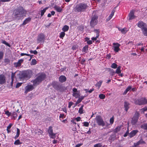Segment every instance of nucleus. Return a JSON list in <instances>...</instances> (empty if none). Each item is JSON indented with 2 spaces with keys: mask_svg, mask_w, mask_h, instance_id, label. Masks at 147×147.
Masks as SVG:
<instances>
[{
  "mask_svg": "<svg viewBox=\"0 0 147 147\" xmlns=\"http://www.w3.org/2000/svg\"><path fill=\"white\" fill-rule=\"evenodd\" d=\"M115 138V135H111L110 136L109 138V139L111 140V141H113L114 140Z\"/></svg>",
  "mask_w": 147,
  "mask_h": 147,
  "instance_id": "obj_47",
  "label": "nucleus"
},
{
  "mask_svg": "<svg viewBox=\"0 0 147 147\" xmlns=\"http://www.w3.org/2000/svg\"><path fill=\"white\" fill-rule=\"evenodd\" d=\"M31 18L30 17H28L26 18L25 20L24 21L23 23L21 25H25L27 24L31 20Z\"/></svg>",
  "mask_w": 147,
  "mask_h": 147,
  "instance_id": "obj_22",
  "label": "nucleus"
},
{
  "mask_svg": "<svg viewBox=\"0 0 147 147\" xmlns=\"http://www.w3.org/2000/svg\"><path fill=\"white\" fill-rule=\"evenodd\" d=\"M145 142L142 139H141L137 143H135L134 145H135V146H138L141 144H145Z\"/></svg>",
  "mask_w": 147,
  "mask_h": 147,
  "instance_id": "obj_23",
  "label": "nucleus"
},
{
  "mask_svg": "<svg viewBox=\"0 0 147 147\" xmlns=\"http://www.w3.org/2000/svg\"><path fill=\"white\" fill-rule=\"evenodd\" d=\"M15 75V73L12 72L11 75V79L14 80V78Z\"/></svg>",
  "mask_w": 147,
  "mask_h": 147,
  "instance_id": "obj_53",
  "label": "nucleus"
},
{
  "mask_svg": "<svg viewBox=\"0 0 147 147\" xmlns=\"http://www.w3.org/2000/svg\"><path fill=\"white\" fill-rule=\"evenodd\" d=\"M69 29V27L68 26L65 25L62 28V30L63 32H66Z\"/></svg>",
  "mask_w": 147,
  "mask_h": 147,
  "instance_id": "obj_34",
  "label": "nucleus"
},
{
  "mask_svg": "<svg viewBox=\"0 0 147 147\" xmlns=\"http://www.w3.org/2000/svg\"><path fill=\"white\" fill-rule=\"evenodd\" d=\"M88 7V6L86 4L80 3L77 5L74 9L75 12L81 13L85 11Z\"/></svg>",
  "mask_w": 147,
  "mask_h": 147,
  "instance_id": "obj_4",
  "label": "nucleus"
},
{
  "mask_svg": "<svg viewBox=\"0 0 147 147\" xmlns=\"http://www.w3.org/2000/svg\"><path fill=\"white\" fill-rule=\"evenodd\" d=\"M113 48H114V50L115 52H118L120 50L119 47L120 46V45L119 43L117 42H114L113 44Z\"/></svg>",
  "mask_w": 147,
  "mask_h": 147,
  "instance_id": "obj_12",
  "label": "nucleus"
},
{
  "mask_svg": "<svg viewBox=\"0 0 147 147\" xmlns=\"http://www.w3.org/2000/svg\"><path fill=\"white\" fill-rule=\"evenodd\" d=\"M78 112L80 114H82L83 113V109L80 108L79 109Z\"/></svg>",
  "mask_w": 147,
  "mask_h": 147,
  "instance_id": "obj_54",
  "label": "nucleus"
},
{
  "mask_svg": "<svg viewBox=\"0 0 147 147\" xmlns=\"http://www.w3.org/2000/svg\"><path fill=\"white\" fill-rule=\"evenodd\" d=\"M48 8V7H47L43 10H41V11L40 15L41 16H42L46 12V10Z\"/></svg>",
  "mask_w": 147,
  "mask_h": 147,
  "instance_id": "obj_38",
  "label": "nucleus"
},
{
  "mask_svg": "<svg viewBox=\"0 0 147 147\" xmlns=\"http://www.w3.org/2000/svg\"><path fill=\"white\" fill-rule=\"evenodd\" d=\"M73 104V102H69L68 104V107L69 108H70L71 107V106Z\"/></svg>",
  "mask_w": 147,
  "mask_h": 147,
  "instance_id": "obj_63",
  "label": "nucleus"
},
{
  "mask_svg": "<svg viewBox=\"0 0 147 147\" xmlns=\"http://www.w3.org/2000/svg\"><path fill=\"white\" fill-rule=\"evenodd\" d=\"M2 42L3 44L6 45L9 47H10L11 46L10 45L9 43L5 41L4 40Z\"/></svg>",
  "mask_w": 147,
  "mask_h": 147,
  "instance_id": "obj_48",
  "label": "nucleus"
},
{
  "mask_svg": "<svg viewBox=\"0 0 147 147\" xmlns=\"http://www.w3.org/2000/svg\"><path fill=\"white\" fill-rule=\"evenodd\" d=\"M22 83H18L16 84V88H18L20 86H21L22 85Z\"/></svg>",
  "mask_w": 147,
  "mask_h": 147,
  "instance_id": "obj_56",
  "label": "nucleus"
},
{
  "mask_svg": "<svg viewBox=\"0 0 147 147\" xmlns=\"http://www.w3.org/2000/svg\"><path fill=\"white\" fill-rule=\"evenodd\" d=\"M84 99V96H80V97L78 98V99L77 100V101L75 103V105H77L78 104L80 103Z\"/></svg>",
  "mask_w": 147,
  "mask_h": 147,
  "instance_id": "obj_25",
  "label": "nucleus"
},
{
  "mask_svg": "<svg viewBox=\"0 0 147 147\" xmlns=\"http://www.w3.org/2000/svg\"><path fill=\"white\" fill-rule=\"evenodd\" d=\"M87 43L88 45H90L92 44V42L91 40H89L87 41Z\"/></svg>",
  "mask_w": 147,
  "mask_h": 147,
  "instance_id": "obj_61",
  "label": "nucleus"
},
{
  "mask_svg": "<svg viewBox=\"0 0 147 147\" xmlns=\"http://www.w3.org/2000/svg\"><path fill=\"white\" fill-rule=\"evenodd\" d=\"M139 119L138 113H135L132 118L131 123L133 125H135Z\"/></svg>",
  "mask_w": 147,
  "mask_h": 147,
  "instance_id": "obj_11",
  "label": "nucleus"
},
{
  "mask_svg": "<svg viewBox=\"0 0 147 147\" xmlns=\"http://www.w3.org/2000/svg\"><path fill=\"white\" fill-rule=\"evenodd\" d=\"M4 111L5 112V114L7 115L8 117L11 115V113L10 112L8 111H5V110H4Z\"/></svg>",
  "mask_w": 147,
  "mask_h": 147,
  "instance_id": "obj_43",
  "label": "nucleus"
},
{
  "mask_svg": "<svg viewBox=\"0 0 147 147\" xmlns=\"http://www.w3.org/2000/svg\"><path fill=\"white\" fill-rule=\"evenodd\" d=\"M74 119L76 121H80L81 118L80 117H77L75 118Z\"/></svg>",
  "mask_w": 147,
  "mask_h": 147,
  "instance_id": "obj_59",
  "label": "nucleus"
},
{
  "mask_svg": "<svg viewBox=\"0 0 147 147\" xmlns=\"http://www.w3.org/2000/svg\"><path fill=\"white\" fill-rule=\"evenodd\" d=\"M145 142L142 139H141L137 143H135L134 145H135V146H138L141 144H145Z\"/></svg>",
  "mask_w": 147,
  "mask_h": 147,
  "instance_id": "obj_24",
  "label": "nucleus"
},
{
  "mask_svg": "<svg viewBox=\"0 0 147 147\" xmlns=\"http://www.w3.org/2000/svg\"><path fill=\"white\" fill-rule=\"evenodd\" d=\"M94 147H107L106 146H103L102 144L101 143H99L94 145Z\"/></svg>",
  "mask_w": 147,
  "mask_h": 147,
  "instance_id": "obj_39",
  "label": "nucleus"
},
{
  "mask_svg": "<svg viewBox=\"0 0 147 147\" xmlns=\"http://www.w3.org/2000/svg\"><path fill=\"white\" fill-rule=\"evenodd\" d=\"M45 40V35L43 33H41L38 34L37 39V42L39 43H43Z\"/></svg>",
  "mask_w": 147,
  "mask_h": 147,
  "instance_id": "obj_8",
  "label": "nucleus"
},
{
  "mask_svg": "<svg viewBox=\"0 0 147 147\" xmlns=\"http://www.w3.org/2000/svg\"><path fill=\"white\" fill-rule=\"evenodd\" d=\"M46 78V75L44 73L38 74L36 78L31 81L33 84V86L39 85L44 81Z\"/></svg>",
  "mask_w": 147,
  "mask_h": 147,
  "instance_id": "obj_2",
  "label": "nucleus"
},
{
  "mask_svg": "<svg viewBox=\"0 0 147 147\" xmlns=\"http://www.w3.org/2000/svg\"><path fill=\"white\" fill-rule=\"evenodd\" d=\"M31 70L28 69L22 71L20 74L19 77L21 79L27 80L31 77L33 75Z\"/></svg>",
  "mask_w": 147,
  "mask_h": 147,
  "instance_id": "obj_3",
  "label": "nucleus"
},
{
  "mask_svg": "<svg viewBox=\"0 0 147 147\" xmlns=\"http://www.w3.org/2000/svg\"><path fill=\"white\" fill-rule=\"evenodd\" d=\"M136 104L139 105H142L147 104V100L145 98H142L135 101Z\"/></svg>",
  "mask_w": 147,
  "mask_h": 147,
  "instance_id": "obj_9",
  "label": "nucleus"
},
{
  "mask_svg": "<svg viewBox=\"0 0 147 147\" xmlns=\"http://www.w3.org/2000/svg\"><path fill=\"white\" fill-rule=\"evenodd\" d=\"M130 105L129 103L128 102L126 101L124 102L123 105L125 111L126 112L130 108Z\"/></svg>",
  "mask_w": 147,
  "mask_h": 147,
  "instance_id": "obj_14",
  "label": "nucleus"
},
{
  "mask_svg": "<svg viewBox=\"0 0 147 147\" xmlns=\"http://www.w3.org/2000/svg\"><path fill=\"white\" fill-rule=\"evenodd\" d=\"M114 121V119L113 117L111 118L110 119V123L111 124L113 123Z\"/></svg>",
  "mask_w": 147,
  "mask_h": 147,
  "instance_id": "obj_50",
  "label": "nucleus"
},
{
  "mask_svg": "<svg viewBox=\"0 0 147 147\" xmlns=\"http://www.w3.org/2000/svg\"><path fill=\"white\" fill-rule=\"evenodd\" d=\"M115 12V10L114 9H113L111 12V13L109 15V16L107 18V20L108 21L109 20L111 19L112 18L113 16L114 15V13Z\"/></svg>",
  "mask_w": 147,
  "mask_h": 147,
  "instance_id": "obj_27",
  "label": "nucleus"
},
{
  "mask_svg": "<svg viewBox=\"0 0 147 147\" xmlns=\"http://www.w3.org/2000/svg\"><path fill=\"white\" fill-rule=\"evenodd\" d=\"M73 96L75 97L76 98H77L80 97V94L79 92H77L76 93H73Z\"/></svg>",
  "mask_w": 147,
  "mask_h": 147,
  "instance_id": "obj_32",
  "label": "nucleus"
},
{
  "mask_svg": "<svg viewBox=\"0 0 147 147\" xmlns=\"http://www.w3.org/2000/svg\"><path fill=\"white\" fill-rule=\"evenodd\" d=\"M20 55L21 56H23L24 55H26L27 56H29L30 55L29 54H27V53H21Z\"/></svg>",
  "mask_w": 147,
  "mask_h": 147,
  "instance_id": "obj_57",
  "label": "nucleus"
},
{
  "mask_svg": "<svg viewBox=\"0 0 147 147\" xmlns=\"http://www.w3.org/2000/svg\"><path fill=\"white\" fill-rule=\"evenodd\" d=\"M129 130L128 129L127 130V131L126 132V133L123 136L124 137H126L128 135H129Z\"/></svg>",
  "mask_w": 147,
  "mask_h": 147,
  "instance_id": "obj_51",
  "label": "nucleus"
},
{
  "mask_svg": "<svg viewBox=\"0 0 147 147\" xmlns=\"http://www.w3.org/2000/svg\"><path fill=\"white\" fill-rule=\"evenodd\" d=\"M51 85L55 89L59 92H63L65 90V87L57 81L53 82Z\"/></svg>",
  "mask_w": 147,
  "mask_h": 147,
  "instance_id": "obj_5",
  "label": "nucleus"
},
{
  "mask_svg": "<svg viewBox=\"0 0 147 147\" xmlns=\"http://www.w3.org/2000/svg\"><path fill=\"white\" fill-rule=\"evenodd\" d=\"M67 78L65 76L61 75L59 78V81L61 83L65 82Z\"/></svg>",
  "mask_w": 147,
  "mask_h": 147,
  "instance_id": "obj_17",
  "label": "nucleus"
},
{
  "mask_svg": "<svg viewBox=\"0 0 147 147\" xmlns=\"http://www.w3.org/2000/svg\"><path fill=\"white\" fill-rule=\"evenodd\" d=\"M10 62V60L8 58H5L4 60V62L6 63H9Z\"/></svg>",
  "mask_w": 147,
  "mask_h": 147,
  "instance_id": "obj_60",
  "label": "nucleus"
},
{
  "mask_svg": "<svg viewBox=\"0 0 147 147\" xmlns=\"http://www.w3.org/2000/svg\"><path fill=\"white\" fill-rule=\"evenodd\" d=\"M138 130H132L129 134V136L130 138H131L134 136H135L136 134L138 132Z\"/></svg>",
  "mask_w": 147,
  "mask_h": 147,
  "instance_id": "obj_20",
  "label": "nucleus"
},
{
  "mask_svg": "<svg viewBox=\"0 0 147 147\" xmlns=\"http://www.w3.org/2000/svg\"><path fill=\"white\" fill-rule=\"evenodd\" d=\"M14 144L15 145H18L21 144L22 143L20 142L19 140L18 139L15 141Z\"/></svg>",
  "mask_w": 147,
  "mask_h": 147,
  "instance_id": "obj_40",
  "label": "nucleus"
},
{
  "mask_svg": "<svg viewBox=\"0 0 147 147\" xmlns=\"http://www.w3.org/2000/svg\"><path fill=\"white\" fill-rule=\"evenodd\" d=\"M52 128L53 127L52 126H49L48 130V132L51 138L55 139V138L56 134L53 132Z\"/></svg>",
  "mask_w": 147,
  "mask_h": 147,
  "instance_id": "obj_10",
  "label": "nucleus"
},
{
  "mask_svg": "<svg viewBox=\"0 0 147 147\" xmlns=\"http://www.w3.org/2000/svg\"><path fill=\"white\" fill-rule=\"evenodd\" d=\"M93 31L96 33V36H97V37H98L99 36V33L100 32V31L99 29H95Z\"/></svg>",
  "mask_w": 147,
  "mask_h": 147,
  "instance_id": "obj_37",
  "label": "nucleus"
},
{
  "mask_svg": "<svg viewBox=\"0 0 147 147\" xmlns=\"http://www.w3.org/2000/svg\"><path fill=\"white\" fill-rule=\"evenodd\" d=\"M84 126L85 127H88L89 125V123L87 122H84Z\"/></svg>",
  "mask_w": 147,
  "mask_h": 147,
  "instance_id": "obj_52",
  "label": "nucleus"
},
{
  "mask_svg": "<svg viewBox=\"0 0 147 147\" xmlns=\"http://www.w3.org/2000/svg\"><path fill=\"white\" fill-rule=\"evenodd\" d=\"M129 20H131L135 18V16L134 15V11H130L129 14Z\"/></svg>",
  "mask_w": 147,
  "mask_h": 147,
  "instance_id": "obj_19",
  "label": "nucleus"
},
{
  "mask_svg": "<svg viewBox=\"0 0 147 147\" xmlns=\"http://www.w3.org/2000/svg\"><path fill=\"white\" fill-rule=\"evenodd\" d=\"M76 120L74 118L73 119H72L71 120V122H72L73 124H76Z\"/></svg>",
  "mask_w": 147,
  "mask_h": 147,
  "instance_id": "obj_62",
  "label": "nucleus"
},
{
  "mask_svg": "<svg viewBox=\"0 0 147 147\" xmlns=\"http://www.w3.org/2000/svg\"><path fill=\"white\" fill-rule=\"evenodd\" d=\"M20 129L18 128H17V132L16 135L19 136L20 134Z\"/></svg>",
  "mask_w": 147,
  "mask_h": 147,
  "instance_id": "obj_55",
  "label": "nucleus"
},
{
  "mask_svg": "<svg viewBox=\"0 0 147 147\" xmlns=\"http://www.w3.org/2000/svg\"><path fill=\"white\" fill-rule=\"evenodd\" d=\"M27 12V11L22 6H20L13 10L12 16L14 20H19L26 16Z\"/></svg>",
  "mask_w": 147,
  "mask_h": 147,
  "instance_id": "obj_1",
  "label": "nucleus"
},
{
  "mask_svg": "<svg viewBox=\"0 0 147 147\" xmlns=\"http://www.w3.org/2000/svg\"><path fill=\"white\" fill-rule=\"evenodd\" d=\"M37 63L35 59H32L31 62L30 63L31 65H34Z\"/></svg>",
  "mask_w": 147,
  "mask_h": 147,
  "instance_id": "obj_41",
  "label": "nucleus"
},
{
  "mask_svg": "<svg viewBox=\"0 0 147 147\" xmlns=\"http://www.w3.org/2000/svg\"><path fill=\"white\" fill-rule=\"evenodd\" d=\"M65 35V33L64 32H61L60 34L59 37L63 39V38L64 36Z\"/></svg>",
  "mask_w": 147,
  "mask_h": 147,
  "instance_id": "obj_42",
  "label": "nucleus"
},
{
  "mask_svg": "<svg viewBox=\"0 0 147 147\" xmlns=\"http://www.w3.org/2000/svg\"><path fill=\"white\" fill-rule=\"evenodd\" d=\"M117 65L115 63H112L111 66V67L113 69H116L117 67Z\"/></svg>",
  "mask_w": 147,
  "mask_h": 147,
  "instance_id": "obj_44",
  "label": "nucleus"
},
{
  "mask_svg": "<svg viewBox=\"0 0 147 147\" xmlns=\"http://www.w3.org/2000/svg\"><path fill=\"white\" fill-rule=\"evenodd\" d=\"M17 114L16 112H13L11 113V116L13 117V119L15 120L16 119L17 117Z\"/></svg>",
  "mask_w": 147,
  "mask_h": 147,
  "instance_id": "obj_30",
  "label": "nucleus"
},
{
  "mask_svg": "<svg viewBox=\"0 0 147 147\" xmlns=\"http://www.w3.org/2000/svg\"><path fill=\"white\" fill-rule=\"evenodd\" d=\"M118 30L124 34H125L128 30L126 28H118Z\"/></svg>",
  "mask_w": 147,
  "mask_h": 147,
  "instance_id": "obj_21",
  "label": "nucleus"
},
{
  "mask_svg": "<svg viewBox=\"0 0 147 147\" xmlns=\"http://www.w3.org/2000/svg\"><path fill=\"white\" fill-rule=\"evenodd\" d=\"M142 29L143 30H142V31L144 35L147 36V28L145 27V28H143Z\"/></svg>",
  "mask_w": 147,
  "mask_h": 147,
  "instance_id": "obj_29",
  "label": "nucleus"
},
{
  "mask_svg": "<svg viewBox=\"0 0 147 147\" xmlns=\"http://www.w3.org/2000/svg\"><path fill=\"white\" fill-rule=\"evenodd\" d=\"M137 25L138 27L141 28L142 30H143L142 29L143 28H145L146 27H145V24L141 21H139L137 24Z\"/></svg>",
  "mask_w": 147,
  "mask_h": 147,
  "instance_id": "obj_16",
  "label": "nucleus"
},
{
  "mask_svg": "<svg viewBox=\"0 0 147 147\" xmlns=\"http://www.w3.org/2000/svg\"><path fill=\"white\" fill-rule=\"evenodd\" d=\"M121 67L120 66H119L118 67H117L116 71H115V73L118 74H120L121 72Z\"/></svg>",
  "mask_w": 147,
  "mask_h": 147,
  "instance_id": "obj_35",
  "label": "nucleus"
},
{
  "mask_svg": "<svg viewBox=\"0 0 147 147\" xmlns=\"http://www.w3.org/2000/svg\"><path fill=\"white\" fill-rule=\"evenodd\" d=\"M6 78L3 75H0V84H3L6 82Z\"/></svg>",
  "mask_w": 147,
  "mask_h": 147,
  "instance_id": "obj_15",
  "label": "nucleus"
},
{
  "mask_svg": "<svg viewBox=\"0 0 147 147\" xmlns=\"http://www.w3.org/2000/svg\"><path fill=\"white\" fill-rule=\"evenodd\" d=\"M88 45H85V46L83 47V49H82V52H85V53H87L88 50Z\"/></svg>",
  "mask_w": 147,
  "mask_h": 147,
  "instance_id": "obj_28",
  "label": "nucleus"
},
{
  "mask_svg": "<svg viewBox=\"0 0 147 147\" xmlns=\"http://www.w3.org/2000/svg\"><path fill=\"white\" fill-rule=\"evenodd\" d=\"M95 120L97 123L98 125L102 126H104L105 125V122L100 116H97L96 117Z\"/></svg>",
  "mask_w": 147,
  "mask_h": 147,
  "instance_id": "obj_7",
  "label": "nucleus"
},
{
  "mask_svg": "<svg viewBox=\"0 0 147 147\" xmlns=\"http://www.w3.org/2000/svg\"><path fill=\"white\" fill-rule=\"evenodd\" d=\"M24 59H21L19 60L17 62L14 63V65L16 67H20L21 65V64L23 62Z\"/></svg>",
  "mask_w": 147,
  "mask_h": 147,
  "instance_id": "obj_18",
  "label": "nucleus"
},
{
  "mask_svg": "<svg viewBox=\"0 0 147 147\" xmlns=\"http://www.w3.org/2000/svg\"><path fill=\"white\" fill-rule=\"evenodd\" d=\"M54 8L57 12H61L62 11V9L60 7L55 5L54 6Z\"/></svg>",
  "mask_w": 147,
  "mask_h": 147,
  "instance_id": "obj_26",
  "label": "nucleus"
},
{
  "mask_svg": "<svg viewBox=\"0 0 147 147\" xmlns=\"http://www.w3.org/2000/svg\"><path fill=\"white\" fill-rule=\"evenodd\" d=\"M98 18V16L95 14L91 18L90 24V26L92 28H94V26L97 24Z\"/></svg>",
  "mask_w": 147,
  "mask_h": 147,
  "instance_id": "obj_6",
  "label": "nucleus"
},
{
  "mask_svg": "<svg viewBox=\"0 0 147 147\" xmlns=\"http://www.w3.org/2000/svg\"><path fill=\"white\" fill-rule=\"evenodd\" d=\"M3 55L4 53L2 51H0V60L3 58Z\"/></svg>",
  "mask_w": 147,
  "mask_h": 147,
  "instance_id": "obj_49",
  "label": "nucleus"
},
{
  "mask_svg": "<svg viewBox=\"0 0 147 147\" xmlns=\"http://www.w3.org/2000/svg\"><path fill=\"white\" fill-rule=\"evenodd\" d=\"M107 69L108 71L110 73V74L112 76L114 75V74H115V72L113 69L110 68H107Z\"/></svg>",
  "mask_w": 147,
  "mask_h": 147,
  "instance_id": "obj_31",
  "label": "nucleus"
},
{
  "mask_svg": "<svg viewBox=\"0 0 147 147\" xmlns=\"http://www.w3.org/2000/svg\"><path fill=\"white\" fill-rule=\"evenodd\" d=\"M13 124L11 123H10L9 125L7 126V129H10Z\"/></svg>",
  "mask_w": 147,
  "mask_h": 147,
  "instance_id": "obj_58",
  "label": "nucleus"
},
{
  "mask_svg": "<svg viewBox=\"0 0 147 147\" xmlns=\"http://www.w3.org/2000/svg\"><path fill=\"white\" fill-rule=\"evenodd\" d=\"M30 53L34 54L36 55L38 53V52L36 50L32 51V50H31L30 51Z\"/></svg>",
  "mask_w": 147,
  "mask_h": 147,
  "instance_id": "obj_46",
  "label": "nucleus"
},
{
  "mask_svg": "<svg viewBox=\"0 0 147 147\" xmlns=\"http://www.w3.org/2000/svg\"><path fill=\"white\" fill-rule=\"evenodd\" d=\"M141 127L144 130H147V123L142 124L141 126Z\"/></svg>",
  "mask_w": 147,
  "mask_h": 147,
  "instance_id": "obj_33",
  "label": "nucleus"
},
{
  "mask_svg": "<svg viewBox=\"0 0 147 147\" xmlns=\"http://www.w3.org/2000/svg\"><path fill=\"white\" fill-rule=\"evenodd\" d=\"M102 82L103 81L102 80H100L96 84V86H98V89H99L100 87Z\"/></svg>",
  "mask_w": 147,
  "mask_h": 147,
  "instance_id": "obj_36",
  "label": "nucleus"
},
{
  "mask_svg": "<svg viewBox=\"0 0 147 147\" xmlns=\"http://www.w3.org/2000/svg\"><path fill=\"white\" fill-rule=\"evenodd\" d=\"M131 89V86H129L126 88V89L125 90H126L128 92Z\"/></svg>",
  "mask_w": 147,
  "mask_h": 147,
  "instance_id": "obj_64",
  "label": "nucleus"
},
{
  "mask_svg": "<svg viewBox=\"0 0 147 147\" xmlns=\"http://www.w3.org/2000/svg\"><path fill=\"white\" fill-rule=\"evenodd\" d=\"M34 88L33 86L32 85H27L25 88V93H27L28 92L32 90Z\"/></svg>",
  "mask_w": 147,
  "mask_h": 147,
  "instance_id": "obj_13",
  "label": "nucleus"
},
{
  "mask_svg": "<svg viewBox=\"0 0 147 147\" xmlns=\"http://www.w3.org/2000/svg\"><path fill=\"white\" fill-rule=\"evenodd\" d=\"M99 97L100 99H103L105 98V96L103 94H101L99 95Z\"/></svg>",
  "mask_w": 147,
  "mask_h": 147,
  "instance_id": "obj_45",
  "label": "nucleus"
}]
</instances>
